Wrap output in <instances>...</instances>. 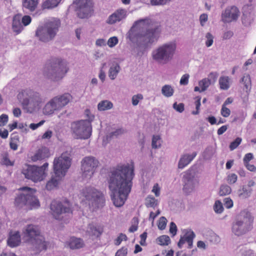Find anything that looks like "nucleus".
<instances>
[{"instance_id": "35", "label": "nucleus", "mask_w": 256, "mask_h": 256, "mask_svg": "<svg viewBox=\"0 0 256 256\" xmlns=\"http://www.w3.org/2000/svg\"><path fill=\"white\" fill-rule=\"evenodd\" d=\"M120 66L118 64L112 65L109 70L108 76L111 80H114L120 70Z\"/></svg>"}, {"instance_id": "42", "label": "nucleus", "mask_w": 256, "mask_h": 256, "mask_svg": "<svg viewBox=\"0 0 256 256\" xmlns=\"http://www.w3.org/2000/svg\"><path fill=\"white\" fill-rule=\"evenodd\" d=\"M2 162V164L6 166H12L14 165V161H11L10 160L8 152H5L3 154Z\"/></svg>"}, {"instance_id": "1", "label": "nucleus", "mask_w": 256, "mask_h": 256, "mask_svg": "<svg viewBox=\"0 0 256 256\" xmlns=\"http://www.w3.org/2000/svg\"><path fill=\"white\" fill-rule=\"evenodd\" d=\"M161 32L160 26L150 19H140L134 22L126 34L131 42L132 51L137 56L144 54L146 49L157 42Z\"/></svg>"}, {"instance_id": "59", "label": "nucleus", "mask_w": 256, "mask_h": 256, "mask_svg": "<svg viewBox=\"0 0 256 256\" xmlns=\"http://www.w3.org/2000/svg\"><path fill=\"white\" fill-rule=\"evenodd\" d=\"M8 120V116L6 114H2L0 116V126H4L7 124Z\"/></svg>"}, {"instance_id": "28", "label": "nucleus", "mask_w": 256, "mask_h": 256, "mask_svg": "<svg viewBox=\"0 0 256 256\" xmlns=\"http://www.w3.org/2000/svg\"><path fill=\"white\" fill-rule=\"evenodd\" d=\"M68 244L71 249H78L84 246V242L80 238L72 237L68 242Z\"/></svg>"}, {"instance_id": "36", "label": "nucleus", "mask_w": 256, "mask_h": 256, "mask_svg": "<svg viewBox=\"0 0 256 256\" xmlns=\"http://www.w3.org/2000/svg\"><path fill=\"white\" fill-rule=\"evenodd\" d=\"M174 93V90L170 85L166 84L162 88V94L166 98L172 96Z\"/></svg>"}, {"instance_id": "56", "label": "nucleus", "mask_w": 256, "mask_h": 256, "mask_svg": "<svg viewBox=\"0 0 256 256\" xmlns=\"http://www.w3.org/2000/svg\"><path fill=\"white\" fill-rule=\"evenodd\" d=\"M170 0H150L152 6L164 5L168 3Z\"/></svg>"}, {"instance_id": "7", "label": "nucleus", "mask_w": 256, "mask_h": 256, "mask_svg": "<svg viewBox=\"0 0 256 256\" xmlns=\"http://www.w3.org/2000/svg\"><path fill=\"white\" fill-rule=\"evenodd\" d=\"M85 115L88 120L76 121L72 123L71 130L74 137L77 139H87L92 134V128L91 121L94 118V116L91 114L89 110H85Z\"/></svg>"}, {"instance_id": "32", "label": "nucleus", "mask_w": 256, "mask_h": 256, "mask_svg": "<svg viewBox=\"0 0 256 256\" xmlns=\"http://www.w3.org/2000/svg\"><path fill=\"white\" fill-rule=\"evenodd\" d=\"M55 110H57L51 100L43 108V112L44 114L50 115L52 114Z\"/></svg>"}, {"instance_id": "55", "label": "nucleus", "mask_w": 256, "mask_h": 256, "mask_svg": "<svg viewBox=\"0 0 256 256\" xmlns=\"http://www.w3.org/2000/svg\"><path fill=\"white\" fill-rule=\"evenodd\" d=\"M118 40L116 36H112L108 39L107 44L110 48H112L118 43Z\"/></svg>"}, {"instance_id": "48", "label": "nucleus", "mask_w": 256, "mask_h": 256, "mask_svg": "<svg viewBox=\"0 0 256 256\" xmlns=\"http://www.w3.org/2000/svg\"><path fill=\"white\" fill-rule=\"evenodd\" d=\"M218 77V74L217 72H210L208 75V78H206V79H208L210 84H214L217 78Z\"/></svg>"}, {"instance_id": "16", "label": "nucleus", "mask_w": 256, "mask_h": 256, "mask_svg": "<svg viewBox=\"0 0 256 256\" xmlns=\"http://www.w3.org/2000/svg\"><path fill=\"white\" fill-rule=\"evenodd\" d=\"M96 162L94 158L87 156L82 161L81 170L84 178H90L94 174Z\"/></svg>"}, {"instance_id": "41", "label": "nucleus", "mask_w": 256, "mask_h": 256, "mask_svg": "<svg viewBox=\"0 0 256 256\" xmlns=\"http://www.w3.org/2000/svg\"><path fill=\"white\" fill-rule=\"evenodd\" d=\"M105 201L104 195L97 191V208H102L104 206Z\"/></svg>"}, {"instance_id": "21", "label": "nucleus", "mask_w": 256, "mask_h": 256, "mask_svg": "<svg viewBox=\"0 0 256 256\" xmlns=\"http://www.w3.org/2000/svg\"><path fill=\"white\" fill-rule=\"evenodd\" d=\"M49 156L48 149L46 147H42L39 148L34 156H32L31 160L32 162H35L48 158Z\"/></svg>"}, {"instance_id": "40", "label": "nucleus", "mask_w": 256, "mask_h": 256, "mask_svg": "<svg viewBox=\"0 0 256 256\" xmlns=\"http://www.w3.org/2000/svg\"><path fill=\"white\" fill-rule=\"evenodd\" d=\"M145 204L148 208H154L158 204V201L154 197L148 196L145 200Z\"/></svg>"}, {"instance_id": "5", "label": "nucleus", "mask_w": 256, "mask_h": 256, "mask_svg": "<svg viewBox=\"0 0 256 256\" xmlns=\"http://www.w3.org/2000/svg\"><path fill=\"white\" fill-rule=\"evenodd\" d=\"M68 70V63L64 60L54 58L49 60L45 64L44 74L54 81L62 79Z\"/></svg>"}, {"instance_id": "22", "label": "nucleus", "mask_w": 256, "mask_h": 256, "mask_svg": "<svg viewBox=\"0 0 256 256\" xmlns=\"http://www.w3.org/2000/svg\"><path fill=\"white\" fill-rule=\"evenodd\" d=\"M196 153L194 152L192 154H186L182 155L178 163V168L180 169L184 168L188 166L196 157Z\"/></svg>"}, {"instance_id": "62", "label": "nucleus", "mask_w": 256, "mask_h": 256, "mask_svg": "<svg viewBox=\"0 0 256 256\" xmlns=\"http://www.w3.org/2000/svg\"><path fill=\"white\" fill-rule=\"evenodd\" d=\"M224 204L227 208H231L233 206L232 200L230 198H225L224 200Z\"/></svg>"}, {"instance_id": "18", "label": "nucleus", "mask_w": 256, "mask_h": 256, "mask_svg": "<svg viewBox=\"0 0 256 256\" xmlns=\"http://www.w3.org/2000/svg\"><path fill=\"white\" fill-rule=\"evenodd\" d=\"M253 7L252 4H247L242 8V24L245 26H250L254 20V15L252 12Z\"/></svg>"}, {"instance_id": "23", "label": "nucleus", "mask_w": 256, "mask_h": 256, "mask_svg": "<svg viewBox=\"0 0 256 256\" xmlns=\"http://www.w3.org/2000/svg\"><path fill=\"white\" fill-rule=\"evenodd\" d=\"M184 234L183 236H180V238L178 242V246L181 248L183 244L186 242H188L190 240L194 239L195 237V234L190 229H184L182 230Z\"/></svg>"}, {"instance_id": "13", "label": "nucleus", "mask_w": 256, "mask_h": 256, "mask_svg": "<svg viewBox=\"0 0 256 256\" xmlns=\"http://www.w3.org/2000/svg\"><path fill=\"white\" fill-rule=\"evenodd\" d=\"M182 182L183 190L186 193L189 194L194 192L199 182L196 170L190 168L185 172L182 177Z\"/></svg>"}, {"instance_id": "17", "label": "nucleus", "mask_w": 256, "mask_h": 256, "mask_svg": "<svg viewBox=\"0 0 256 256\" xmlns=\"http://www.w3.org/2000/svg\"><path fill=\"white\" fill-rule=\"evenodd\" d=\"M240 13L237 7L235 6L228 7L222 13V20L224 22H230L233 20H236L240 16Z\"/></svg>"}, {"instance_id": "46", "label": "nucleus", "mask_w": 256, "mask_h": 256, "mask_svg": "<svg viewBox=\"0 0 256 256\" xmlns=\"http://www.w3.org/2000/svg\"><path fill=\"white\" fill-rule=\"evenodd\" d=\"M214 209L216 213H222L224 210L222 203L220 200H216L214 204Z\"/></svg>"}, {"instance_id": "39", "label": "nucleus", "mask_w": 256, "mask_h": 256, "mask_svg": "<svg viewBox=\"0 0 256 256\" xmlns=\"http://www.w3.org/2000/svg\"><path fill=\"white\" fill-rule=\"evenodd\" d=\"M156 242L160 246H168L170 242V239L168 236L162 235L156 239Z\"/></svg>"}, {"instance_id": "25", "label": "nucleus", "mask_w": 256, "mask_h": 256, "mask_svg": "<svg viewBox=\"0 0 256 256\" xmlns=\"http://www.w3.org/2000/svg\"><path fill=\"white\" fill-rule=\"evenodd\" d=\"M21 242L20 236L19 232H16L14 234L12 232L10 234V236L8 240V245L14 248L18 246Z\"/></svg>"}, {"instance_id": "24", "label": "nucleus", "mask_w": 256, "mask_h": 256, "mask_svg": "<svg viewBox=\"0 0 256 256\" xmlns=\"http://www.w3.org/2000/svg\"><path fill=\"white\" fill-rule=\"evenodd\" d=\"M184 234L183 236H180V238L178 242V246L181 248L183 244L186 242H188L190 240L194 239L195 237V234L190 229H184L182 230Z\"/></svg>"}, {"instance_id": "64", "label": "nucleus", "mask_w": 256, "mask_h": 256, "mask_svg": "<svg viewBox=\"0 0 256 256\" xmlns=\"http://www.w3.org/2000/svg\"><path fill=\"white\" fill-rule=\"evenodd\" d=\"M128 250L126 248L122 247L120 250H118L116 252V256H126Z\"/></svg>"}, {"instance_id": "15", "label": "nucleus", "mask_w": 256, "mask_h": 256, "mask_svg": "<svg viewBox=\"0 0 256 256\" xmlns=\"http://www.w3.org/2000/svg\"><path fill=\"white\" fill-rule=\"evenodd\" d=\"M78 8L77 10L78 16L80 18H88L93 12L92 0H76Z\"/></svg>"}, {"instance_id": "57", "label": "nucleus", "mask_w": 256, "mask_h": 256, "mask_svg": "<svg viewBox=\"0 0 256 256\" xmlns=\"http://www.w3.org/2000/svg\"><path fill=\"white\" fill-rule=\"evenodd\" d=\"M123 240H126L127 236L126 234L121 233L115 240L114 244L118 246Z\"/></svg>"}, {"instance_id": "44", "label": "nucleus", "mask_w": 256, "mask_h": 256, "mask_svg": "<svg viewBox=\"0 0 256 256\" xmlns=\"http://www.w3.org/2000/svg\"><path fill=\"white\" fill-rule=\"evenodd\" d=\"M231 188L228 185H222L220 187L219 194L220 196H225L231 192Z\"/></svg>"}, {"instance_id": "38", "label": "nucleus", "mask_w": 256, "mask_h": 256, "mask_svg": "<svg viewBox=\"0 0 256 256\" xmlns=\"http://www.w3.org/2000/svg\"><path fill=\"white\" fill-rule=\"evenodd\" d=\"M229 78L227 76H222L219 79L220 88L224 90H227L230 88Z\"/></svg>"}, {"instance_id": "47", "label": "nucleus", "mask_w": 256, "mask_h": 256, "mask_svg": "<svg viewBox=\"0 0 256 256\" xmlns=\"http://www.w3.org/2000/svg\"><path fill=\"white\" fill-rule=\"evenodd\" d=\"M160 137L158 136H154L152 140V147L154 148H157L160 146Z\"/></svg>"}, {"instance_id": "12", "label": "nucleus", "mask_w": 256, "mask_h": 256, "mask_svg": "<svg viewBox=\"0 0 256 256\" xmlns=\"http://www.w3.org/2000/svg\"><path fill=\"white\" fill-rule=\"evenodd\" d=\"M48 164L45 162L42 166H38L34 165H26L24 168L22 172L25 178L34 182L43 180L46 176V170Z\"/></svg>"}, {"instance_id": "52", "label": "nucleus", "mask_w": 256, "mask_h": 256, "mask_svg": "<svg viewBox=\"0 0 256 256\" xmlns=\"http://www.w3.org/2000/svg\"><path fill=\"white\" fill-rule=\"evenodd\" d=\"M206 46L207 47L210 46L214 42L213 36L210 32H208L206 34Z\"/></svg>"}, {"instance_id": "34", "label": "nucleus", "mask_w": 256, "mask_h": 256, "mask_svg": "<svg viewBox=\"0 0 256 256\" xmlns=\"http://www.w3.org/2000/svg\"><path fill=\"white\" fill-rule=\"evenodd\" d=\"M20 142V137L16 134L13 133L10 138V148L14 150H16L18 148V144Z\"/></svg>"}, {"instance_id": "19", "label": "nucleus", "mask_w": 256, "mask_h": 256, "mask_svg": "<svg viewBox=\"0 0 256 256\" xmlns=\"http://www.w3.org/2000/svg\"><path fill=\"white\" fill-rule=\"evenodd\" d=\"M72 99V96L68 93H65L62 95L55 96L52 99L57 110H61L67 105Z\"/></svg>"}, {"instance_id": "10", "label": "nucleus", "mask_w": 256, "mask_h": 256, "mask_svg": "<svg viewBox=\"0 0 256 256\" xmlns=\"http://www.w3.org/2000/svg\"><path fill=\"white\" fill-rule=\"evenodd\" d=\"M20 190H24L26 194H21L15 199L14 205L18 208H22L26 206V210L38 208L40 206L38 199L34 196L36 190L32 188L25 186L20 188Z\"/></svg>"}, {"instance_id": "45", "label": "nucleus", "mask_w": 256, "mask_h": 256, "mask_svg": "<svg viewBox=\"0 0 256 256\" xmlns=\"http://www.w3.org/2000/svg\"><path fill=\"white\" fill-rule=\"evenodd\" d=\"M242 81L244 82V86L246 87V89H250V86H251V80H250V77L249 74H247L246 76H244L242 78Z\"/></svg>"}, {"instance_id": "6", "label": "nucleus", "mask_w": 256, "mask_h": 256, "mask_svg": "<svg viewBox=\"0 0 256 256\" xmlns=\"http://www.w3.org/2000/svg\"><path fill=\"white\" fill-rule=\"evenodd\" d=\"M24 236L30 242L33 246V250L38 254L47 248L48 242L40 234L39 228L35 225H28L23 232Z\"/></svg>"}, {"instance_id": "31", "label": "nucleus", "mask_w": 256, "mask_h": 256, "mask_svg": "<svg viewBox=\"0 0 256 256\" xmlns=\"http://www.w3.org/2000/svg\"><path fill=\"white\" fill-rule=\"evenodd\" d=\"M82 193L86 200H92L96 196L95 189L92 188H86V189L83 190Z\"/></svg>"}, {"instance_id": "60", "label": "nucleus", "mask_w": 256, "mask_h": 256, "mask_svg": "<svg viewBox=\"0 0 256 256\" xmlns=\"http://www.w3.org/2000/svg\"><path fill=\"white\" fill-rule=\"evenodd\" d=\"M237 176L234 174H230L228 176L227 181L230 184H233L237 180Z\"/></svg>"}, {"instance_id": "50", "label": "nucleus", "mask_w": 256, "mask_h": 256, "mask_svg": "<svg viewBox=\"0 0 256 256\" xmlns=\"http://www.w3.org/2000/svg\"><path fill=\"white\" fill-rule=\"evenodd\" d=\"M166 222L167 220L165 217H160L158 224V228L160 230H163L165 229L166 225Z\"/></svg>"}, {"instance_id": "8", "label": "nucleus", "mask_w": 256, "mask_h": 256, "mask_svg": "<svg viewBox=\"0 0 256 256\" xmlns=\"http://www.w3.org/2000/svg\"><path fill=\"white\" fill-rule=\"evenodd\" d=\"M18 98L23 108L32 113L38 108L42 102L40 94L30 89L22 90L18 94Z\"/></svg>"}, {"instance_id": "30", "label": "nucleus", "mask_w": 256, "mask_h": 256, "mask_svg": "<svg viewBox=\"0 0 256 256\" xmlns=\"http://www.w3.org/2000/svg\"><path fill=\"white\" fill-rule=\"evenodd\" d=\"M38 4V0H22L24 8L32 12L35 10Z\"/></svg>"}, {"instance_id": "9", "label": "nucleus", "mask_w": 256, "mask_h": 256, "mask_svg": "<svg viewBox=\"0 0 256 256\" xmlns=\"http://www.w3.org/2000/svg\"><path fill=\"white\" fill-rule=\"evenodd\" d=\"M253 220L254 218L249 212L245 210L241 212L232 224V232L236 236L246 234L252 230Z\"/></svg>"}, {"instance_id": "63", "label": "nucleus", "mask_w": 256, "mask_h": 256, "mask_svg": "<svg viewBox=\"0 0 256 256\" xmlns=\"http://www.w3.org/2000/svg\"><path fill=\"white\" fill-rule=\"evenodd\" d=\"M190 76L188 74H185L182 76L180 78V83L181 85L186 86L188 84V78Z\"/></svg>"}, {"instance_id": "33", "label": "nucleus", "mask_w": 256, "mask_h": 256, "mask_svg": "<svg viewBox=\"0 0 256 256\" xmlns=\"http://www.w3.org/2000/svg\"><path fill=\"white\" fill-rule=\"evenodd\" d=\"M112 107V103L108 100H102L98 105V108L100 111L107 110L111 109Z\"/></svg>"}, {"instance_id": "20", "label": "nucleus", "mask_w": 256, "mask_h": 256, "mask_svg": "<svg viewBox=\"0 0 256 256\" xmlns=\"http://www.w3.org/2000/svg\"><path fill=\"white\" fill-rule=\"evenodd\" d=\"M126 11L124 10H118L111 14L108 18L107 23L112 24L120 22L126 18Z\"/></svg>"}, {"instance_id": "26", "label": "nucleus", "mask_w": 256, "mask_h": 256, "mask_svg": "<svg viewBox=\"0 0 256 256\" xmlns=\"http://www.w3.org/2000/svg\"><path fill=\"white\" fill-rule=\"evenodd\" d=\"M126 132V130L122 128L113 129L112 132L106 136L105 139L104 140V142L105 140H106V144L111 140L118 138L119 136H122Z\"/></svg>"}, {"instance_id": "3", "label": "nucleus", "mask_w": 256, "mask_h": 256, "mask_svg": "<svg viewBox=\"0 0 256 256\" xmlns=\"http://www.w3.org/2000/svg\"><path fill=\"white\" fill-rule=\"evenodd\" d=\"M71 166V159L68 152L62 153L61 156L56 158L54 161V176L48 182L46 188L50 190L57 187L59 182L67 172Z\"/></svg>"}, {"instance_id": "58", "label": "nucleus", "mask_w": 256, "mask_h": 256, "mask_svg": "<svg viewBox=\"0 0 256 256\" xmlns=\"http://www.w3.org/2000/svg\"><path fill=\"white\" fill-rule=\"evenodd\" d=\"M21 22L23 26H27L31 22L32 18L30 16H24L21 18Z\"/></svg>"}, {"instance_id": "4", "label": "nucleus", "mask_w": 256, "mask_h": 256, "mask_svg": "<svg viewBox=\"0 0 256 256\" xmlns=\"http://www.w3.org/2000/svg\"><path fill=\"white\" fill-rule=\"evenodd\" d=\"M177 44L176 41L164 43L154 48L151 54L153 61L160 65L170 62L177 53Z\"/></svg>"}, {"instance_id": "27", "label": "nucleus", "mask_w": 256, "mask_h": 256, "mask_svg": "<svg viewBox=\"0 0 256 256\" xmlns=\"http://www.w3.org/2000/svg\"><path fill=\"white\" fill-rule=\"evenodd\" d=\"M20 14H16L13 18L12 30L16 34H20L23 30Z\"/></svg>"}, {"instance_id": "37", "label": "nucleus", "mask_w": 256, "mask_h": 256, "mask_svg": "<svg viewBox=\"0 0 256 256\" xmlns=\"http://www.w3.org/2000/svg\"><path fill=\"white\" fill-rule=\"evenodd\" d=\"M62 0H46L42 4L44 8H53L56 7Z\"/></svg>"}, {"instance_id": "51", "label": "nucleus", "mask_w": 256, "mask_h": 256, "mask_svg": "<svg viewBox=\"0 0 256 256\" xmlns=\"http://www.w3.org/2000/svg\"><path fill=\"white\" fill-rule=\"evenodd\" d=\"M240 252L241 256H256L252 250L246 248L241 249Z\"/></svg>"}, {"instance_id": "49", "label": "nucleus", "mask_w": 256, "mask_h": 256, "mask_svg": "<svg viewBox=\"0 0 256 256\" xmlns=\"http://www.w3.org/2000/svg\"><path fill=\"white\" fill-rule=\"evenodd\" d=\"M172 108L176 112L182 113L184 110V105L183 103L178 104L176 102L173 104Z\"/></svg>"}, {"instance_id": "11", "label": "nucleus", "mask_w": 256, "mask_h": 256, "mask_svg": "<svg viewBox=\"0 0 256 256\" xmlns=\"http://www.w3.org/2000/svg\"><path fill=\"white\" fill-rule=\"evenodd\" d=\"M60 26V20L58 18H52L48 21L44 26L38 27L36 31V35L42 42H49L56 36Z\"/></svg>"}, {"instance_id": "2", "label": "nucleus", "mask_w": 256, "mask_h": 256, "mask_svg": "<svg viewBox=\"0 0 256 256\" xmlns=\"http://www.w3.org/2000/svg\"><path fill=\"white\" fill-rule=\"evenodd\" d=\"M134 176V168L128 164H118L110 172L108 180L110 197L116 207H121L130 194Z\"/></svg>"}, {"instance_id": "14", "label": "nucleus", "mask_w": 256, "mask_h": 256, "mask_svg": "<svg viewBox=\"0 0 256 256\" xmlns=\"http://www.w3.org/2000/svg\"><path fill=\"white\" fill-rule=\"evenodd\" d=\"M50 208L52 214L56 220L60 219L63 214L72 213L70 203L66 200L63 202L56 200H52Z\"/></svg>"}, {"instance_id": "53", "label": "nucleus", "mask_w": 256, "mask_h": 256, "mask_svg": "<svg viewBox=\"0 0 256 256\" xmlns=\"http://www.w3.org/2000/svg\"><path fill=\"white\" fill-rule=\"evenodd\" d=\"M242 142V138H237L234 141L232 142L230 145V148L231 150H233L236 148Z\"/></svg>"}, {"instance_id": "61", "label": "nucleus", "mask_w": 256, "mask_h": 256, "mask_svg": "<svg viewBox=\"0 0 256 256\" xmlns=\"http://www.w3.org/2000/svg\"><path fill=\"white\" fill-rule=\"evenodd\" d=\"M221 114L224 117L227 118L230 115V110L226 106H222L221 109Z\"/></svg>"}, {"instance_id": "54", "label": "nucleus", "mask_w": 256, "mask_h": 256, "mask_svg": "<svg viewBox=\"0 0 256 256\" xmlns=\"http://www.w3.org/2000/svg\"><path fill=\"white\" fill-rule=\"evenodd\" d=\"M143 99V96L142 94H138L136 95H134L132 97V104L136 106L138 104L140 100H142Z\"/></svg>"}, {"instance_id": "29", "label": "nucleus", "mask_w": 256, "mask_h": 256, "mask_svg": "<svg viewBox=\"0 0 256 256\" xmlns=\"http://www.w3.org/2000/svg\"><path fill=\"white\" fill-rule=\"evenodd\" d=\"M252 190V188L244 186L238 190V196L241 199H245L250 196Z\"/></svg>"}, {"instance_id": "43", "label": "nucleus", "mask_w": 256, "mask_h": 256, "mask_svg": "<svg viewBox=\"0 0 256 256\" xmlns=\"http://www.w3.org/2000/svg\"><path fill=\"white\" fill-rule=\"evenodd\" d=\"M210 82L208 79L203 78L198 82V86L201 88L200 92H204L206 90L210 85Z\"/></svg>"}]
</instances>
